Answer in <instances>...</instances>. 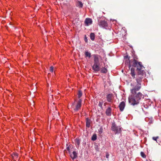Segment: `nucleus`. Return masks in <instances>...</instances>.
Masks as SVG:
<instances>
[{"label": "nucleus", "mask_w": 161, "mask_h": 161, "mask_svg": "<svg viewBox=\"0 0 161 161\" xmlns=\"http://www.w3.org/2000/svg\"><path fill=\"white\" fill-rule=\"evenodd\" d=\"M77 6L81 8L83 6V4L81 2L79 1L77 3Z\"/></svg>", "instance_id": "23"}, {"label": "nucleus", "mask_w": 161, "mask_h": 161, "mask_svg": "<svg viewBox=\"0 0 161 161\" xmlns=\"http://www.w3.org/2000/svg\"><path fill=\"white\" fill-rule=\"evenodd\" d=\"M143 77V75H141L140 74H138V77L136 79L137 84L135 86H134L133 85L131 84V86L132 87V89L130 90L131 93L132 94H134L136 93V91H138L141 89V81L139 80V78L140 80H141Z\"/></svg>", "instance_id": "2"}, {"label": "nucleus", "mask_w": 161, "mask_h": 161, "mask_svg": "<svg viewBox=\"0 0 161 161\" xmlns=\"http://www.w3.org/2000/svg\"><path fill=\"white\" fill-rule=\"evenodd\" d=\"M107 72V69L106 68H105V67H103L102 68L101 71V73H106Z\"/></svg>", "instance_id": "17"}, {"label": "nucleus", "mask_w": 161, "mask_h": 161, "mask_svg": "<svg viewBox=\"0 0 161 161\" xmlns=\"http://www.w3.org/2000/svg\"><path fill=\"white\" fill-rule=\"evenodd\" d=\"M125 106V103L124 102H122L120 103L119 105L120 110L121 111L123 110Z\"/></svg>", "instance_id": "13"}, {"label": "nucleus", "mask_w": 161, "mask_h": 161, "mask_svg": "<svg viewBox=\"0 0 161 161\" xmlns=\"http://www.w3.org/2000/svg\"><path fill=\"white\" fill-rule=\"evenodd\" d=\"M134 67H137V69L140 71L138 74H140V72L141 71L140 70L142 69L143 66L142 65V63L141 62H138L136 60L134 59L130 61L129 67L130 68L131 66Z\"/></svg>", "instance_id": "3"}, {"label": "nucleus", "mask_w": 161, "mask_h": 161, "mask_svg": "<svg viewBox=\"0 0 161 161\" xmlns=\"http://www.w3.org/2000/svg\"><path fill=\"white\" fill-rule=\"evenodd\" d=\"M92 20L91 19L89 18H86L85 21V24L86 26H88L92 23Z\"/></svg>", "instance_id": "11"}, {"label": "nucleus", "mask_w": 161, "mask_h": 161, "mask_svg": "<svg viewBox=\"0 0 161 161\" xmlns=\"http://www.w3.org/2000/svg\"><path fill=\"white\" fill-rule=\"evenodd\" d=\"M141 156L144 158H145L146 157V156L145 153L142 152H141Z\"/></svg>", "instance_id": "24"}, {"label": "nucleus", "mask_w": 161, "mask_h": 161, "mask_svg": "<svg viewBox=\"0 0 161 161\" xmlns=\"http://www.w3.org/2000/svg\"><path fill=\"white\" fill-rule=\"evenodd\" d=\"M82 101V100L81 99L78 100H75L72 104V108L75 111H78L81 107Z\"/></svg>", "instance_id": "4"}, {"label": "nucleus", "mask_w": 161, "mask_h": 161, "mask_svg": "<svg viewBox=\"0 0 161 161\" xmlns=\"http://www.w3.org/2000/svg\"><path fill=\"white\" fill-rule=\"evenodd\" d=\"M67 149L69 153L70 157L72 160H74L77 157V152L74 151L72 153L70 152V150L69 147H68Z\"/></svg>", "instance_id": "6"}, {"label": "nucleus", "mask_w": 161, "mask_h": 161, "mask_svg": "<svg viewBox=\"0 0 161 161\" xmlns=\"http://www.w3.org/2000/svg\"><path fill=\"white\" fill-rule=\"evenodd\" d=\"M103 105V103L101 102H99V103H98V106H99L102 107Z\"/></svg>", "instance_id": "26"}, {"label": "nucleus", "mask_w": 161, "mask_h": 161, "mask_svg": "<svg viewBox=\"0 0 161 161\" xmlns=\"http://www.w3.org/2000/svg\"><path fill=\"white\" fill-rule=\"evenodd\" d=\"M92 69L95 72H97L100 70L99 64L94 63L92 67Z\"/></svg>", "instance_id": "7"}, {"label": "nucleus", "mask_w": 161, "mask_h": 161, "mask_svg": "<svg viewBox=\"0 0 161 161\" xmlns=\"http://www.w3.org/2000/svg\"><path fill=\"white\" fill-rule=\"evenodd\" d=\"M114 98L113 95L112 93L108 94L106 97L107 101L110 103L113 102Z\"/></svg>", "instance_id": "8"}, {"label": "nucleus", "mask_w": 161, "mask_h": 161, "mask_svg": "<svg viewBox=\"0 0 161 161\" xmlns=\"http://www.w3.org/2000/svg\"><path fill=\"white\" fill-rule=\"evenodd\" d=\"M86 126L87 127H89L90 125V121L88 119H87L86 123Z\"/></svg>", "instance_id": "19"}, {"label": "nucleus", "mask_w": 161, "mask_h": 161, "mask_svg": "<svg viewBox=\"0 0 161 161\" xmlns=\"http://www.w3.org/2000/svg\"><path fill=\"white\" fill-rule=\"evenodd\" d=\"M93 56L94 58V63L99 64V59L100 58H101L100 56L97 54H94Z\"/></svg>", "instance_id": "10"}, {"label": "nucleus", "mask_w": 161, "mask_h": 161, "mask_svg": "<svg viewBox=\"0 0 161 161\" xmlns=\"http://www.w3.org/2000/svg\"><path fill=\"white\" fill-rule=\"evenodd\" d=\"M75 144H77V145L79 146L80 144V141L79 139H76L75 140Z\"/></svg>", "instance_id": "22"}, {"label": "nucleus", "mask_w": 161, "mask_h": 161, "mask_svg": "<svg viewBox=\"0 0 161 161\" xmlns=\"http://www.w3.org/2000/svg\"><path fill=\"white\" fill-rule=\"evenodd\" d=\"M78 97L79 98H80L82 96V92L80 91L79 90L78 91Z\"/></svg>", "instance_id": "20"}, {"label": "nucleus", "mask_w": 161, "mask_h": 161, "mask_svg": "<svg viewBox=\"0 0 161 161\" xmlns=\"http://www.w3.org/2000/svg\"><path fill=\"white\" fill-rule=\"evenodd\" d=\"M158 138V137H153V140H154V141H157V140Z\"/></svg>", "instance_id": "28"}, {"label": "nucleus", "mask_w": 161, "mask_h": 161, "mask_svg": "<svg viewBox=\"0 0 161 161\" xmlns=\"http://www.w3.org/2000/svg\"><path fill=\"white\" fill-rule=\"evenodd\" d=\"M85 58L88 57L90 58L91 57V53L88 51H86L85 53Z\"/></svg>", "instance_id": "16"}, {"label": "nucleus", "mask_w": 161, "mask_h": 161, "mask_svg": "<svg viewBox=\"0 0 161 161\" xmlns=\"http://www.w3.org/2000/svg\"><path fill=\"white\" fill-rule=\"evenodd\" d=\"M106 114L108 116H110L112 114V109L109 107L106 110L105 112Z\"/></svg>", "instance_id": "12"}, {"label": "nucleus", "mask_w": 161, "mask_h": 161, "mask_svg": "<svg viewBox=\"0 0 161 161\" xmlns=\"http://www.w3.org/2000/svg\"><path fill=\"white\" fill-rule=\"evenodd\" d=\"M103 128L102 127H100L99 129L98 130V133L100 134H101L103 132Z\"/></svg>", "instance_id": "25"}, {"label": "nucleus", "mask_w": 161, "mask_h": 161, "mask_svg": "<svg viewBox=\"0 0 161 161\" xmlns=\"http://www.w3.org/2000/svg\"><path fill=\"white\" fill-rule=\"evenodd\" d=\"M50 71L51 72H53V66H51L50 68Z\"/></svg>", "instance_id": "27"}, {"label": "nucleus", "mask_w": 161, "mask_h": 161, "mask_svg": "<svg viewBox=\"0 0 161 161\" xmlns=\"http://www.w3.org/2000/svg\"><path fill=\"white\" fill-rule=\"evenodd\" d=\"M109 154L108 153H107L106 155V157L107 158H109Z\"/></svg>", "instance_id": "29"}, {"label": "nucleus", "mask_w": 161, "mask_h": 161, "mask_svg": "<svg viewBox=\"0 0 161 161\" xmlns=\"http://www.w3.org/2000/svg\"><path fill=\"white\" fill-rule=\"evenodd\" d=\"M110 21H111L114 22V23H116L117 21L116 20L111 19Z\"/></svg>", "instance_id": "30"}, {"label": "nucleus", "mask_w": 161, "mask_h": 161, "mask_svg": "<svg viewBox=\"0 0 161 161\" xmlns=\"http://www.w3.org/2000/svg\"><path fill=\"white\" fill-rule=\"evenodd\" d=\"M122 128L120 126H117L115 124L112 123L111 126L112 130L114 131L115 134L121 133L122 131Z\"/></svg>", "instance_id": "5"}, {"label": "nucleus", "mask_w": 161, "mask_h": 161, "mask_svg": "<svg viewBox=\"0 0 161 161\" xmlns=\"http://www.w3.org/2000/svg\"><path fill=\"white\" fill-rule=\"evenodd\" d=\"M130 74L133 77L135 78V69L134 68H131L130 70Z\"/></svg>", "instance_id": "15"}, {"label": "nucleus", "mask_w": 161, "mask_h": 161, "mask_svg": "<svg viewBox=\"0 0 161 161\" xmlns=\"http://www.w3.org/2000/svg\"><path fill=\"white\" fill-rule=\"evenodd\" d=\"M98 25L100 27L105 28H106V27L108 26V24L107 22L104 20H101L98 23Z\"/></svg>", "instance_id": "9"}, {"label": "nucleus", "mask_w": 161, "mask_h": 161, "mask_svg": "<svg viewBox=\"0 0 161 161\" xmlns=\"http://www.w3.org/2000/svg\"><path fill=\"white\" fill-rule=\"evenodd\" d=\"M11 156L14 160H15L17 159L18 157V154L16 153H13L12 155Z\"/></svg>", "instance_id": "14"}, {"label": "nucleus", "mask_w": 161, "mask_h": 161, "mask_svg": "<svg viewBox=\"0 0 161 161\" xmlns=\"http://www.w3.org/2000/svg\"><path fill=\"white\" fill-rule=\"evenodd\" d=\"M97 139V136L96 134H93L92 137V141H95Z\"/></svg>", "instance_id": "21"}, {"label": "nucleus", "mask_w": 161, "mask_h": 161, "mask_svg": "<svg viewBox=\"0 0 161 161\" xmlns=\"http://www.w3.org/2000/svg\"><path fill=\"white\" fill-rule=\"evenodd\" d=\"M90 38L92 41L94 40L95 37V34L93 33H91L90 35Z\"/></svg>", "instance_id": "18"}, {"label": "nucleus", "mask_w": 161, "mask_h": 161, "mask_svg": "<svg viewBox=\"0 0 161 161\" xmlns=\"http://www.w3.org/2000/svg\"><path fill=\"white\" fill-rule=\"evenodd\" d=\"M144 98V95L141 92H138L130 95L128 98L129 102L131 105H135L138 104L140 101Z\"/></svg>", "instance_id": "1"}]
</instances>
